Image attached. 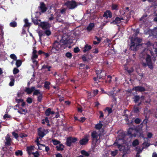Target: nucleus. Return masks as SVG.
Here are the masks:
<instances>
[{
  "label": "nucleus",
  "mask_w": 157,
  "mask_h": 157,
  "mask_svg": "<svg viewBox=\"0 0 157 157\" xmlns=\"http://www.w3.org/2000/svg\"><path fill=\"white\" fill-rule=\"evenodd\" d=\"M150 52V51L146 48L145 49L144 51L140 54V59L143 60L145 59L146 63L143 62L142 64L144 67L148 66L150 69H152L153 68V65L155 61V59H153L152 60L151 56L147 53Z\"/></svg>",
  "instance_id": "1"
},
{
  "label": "nucleus",
  "mask_w": 157,
  "mask_h": 157,
  "mask_svg": "<svg viewBox=\"0 0 157 157\" xmlns=\"http://www.w3.org/2000/svg\"><path fill=\"white\" fill-rule=\"evenodd\" d=\"M135 36L131 38V43L130 44V48L132 50L136 51L138 46L140 45V43L141 42V39L136 37L140 32L139 29H138L134 30Z\"/></svg>",
  "instance_id": "2"
},
{
  "label": "nucleus",
  "mask_w": 157,
  "mask_h": 157,
  "mask_svg": "<svg viewBox=\"0 0 157 157\" xmlns=\"http://www.w3.org/2000/svg\"><path fill=\"white\" fill-rule=\"evenodd\" d=\"M68 43V40L67 39L64 40L63 37L59 42H55L52 45L59 51L65 48V45L67 44Z\"/></svg>",
  "instance_id": "3"
},
{
  "label": "nucleus",
  "mask_w": 157,
  "mask_h": 157,
  "mask_svg": "<svg viewBox=\"0 0 157 157\" xmlns=\"http://www.w3.org/2000/svg\"><path fill=\"white\" fill-rule=\"evenodd\" d=\"M126 142L124 140L117 139L113 145L117 146L120 151H123L126 147H128Z\"/></svg>",
  "instance_id": "4"
},
{
  "label": "nucleus",
  "mask_w": 157,
  "mask_h": 157,
  "mask_svg": "<svg viewBox=\"0 0 157 157\" xmlns=\"http://www.w3.org/2000/svg\"><path fill=\"white\" fill-rule=\"evenodd\" d=\"M38 33L39 39L40 40L42 38H45L46 36H49L51 34L52 32L49 29H48L44 30L43 32L40 31Z\"/></svg>",
  "instance_id": "5"
},
{
  "label": "nucleus",
  "mask_w": 157,
  "mask_h": 157,
  "mask_svg": "<svg viewBox=\"0 0 157 157\" xmlns=\"http://www.w3.org/2000/svg\"><path fill=\"white\" fill-rule=\"evenodd\" d=\"M146 30L144 32L146 34H148L149 36H153V38H157V27L153 29H148L147 30V32H146Z\"/></svg>",
  "instance_id": "6"
},
{
  "label": "nucleus",
  "mask_w": 157,
  "mask_h": 157,
  "mask_svg": "<svg viewBox=\"0 0 157 157\" xmlns=\"http://www.w3.org/2000/svg\"><path fill=\"white\" fill-rule=\"evenodd\" d=\"M48 132V129H45L43 128H40L38 129V133L39 138H42Z\"/></svg>",
  "instance_id": "7"
},
{
  "label": "nucleus",
  "mask_w": 157,
  "mask_h": 157,
  "mask_svg": "<svg viewBox=\"0 0 157 157\" xmlns=\"http://www.w3.org/2000/svg\"><path fill=\"white\" fill-rule=\"evenodd\" d=\"M129 19V16L121 17V18L119 17H117L115 20L113 21L110 22L111 24H117L119 23L120 22L121 20H128Z\"/></svg>",
  "instance_id": "8"
},
{
  "label": "nucleus",
  "mask_w": 157,
  "mask_h": 157,
  "mask_svg": "<svg viewBox=\"0 0 157 157\" xmlns=\"http://www.w3.org/2000/svg\"><path fill=\"white\" fill-rule=\"evenodd\" d=\"M65 5L69 9H72L77 6V5L75 2L74 1H68L65 3Z\"/></svg>",
  "instance_id": "9"
},
{
  "label": "nucleus",
  "mask_w": 157,
  "mask_h": 157,
  "mask_svg": "<svg viewBox=\"0 0 157 157\" xmlns=\"http://www.w3.org/2000/svg\"><path fill=\"white\" fill-rule=\"evenodd\" d=\"M90 137V135L88 134H86L83 138L79 141V143L81 145H85L88 142Z\"/></svg>",
  "instance_id": "10"
},
{
  "label": "nucleus",
  "mask_w": 157,
  "mask_h": 157,
  "mask_svg": "<svg viewBox=\"0 0 157 157\" xmlns=\"http://www.w3.org/2000/svg\"><path fill=\"white\" fill-rule=\"evenodd\" d=\"M153 134L150 132H149L147 134V138H144V142L143 143V145L144 146H146L148 147L150 146V144L148 142H147L146 141L148 140V138H151L153 136Z\"/></svg>",
  "instance_id": "11"
},
{
  "label": "nucleus",
  "mask_w": 157,
  "mask_h": 157,
  "mask_svg": "<svg viewBox=\"0 0 157 157\" xmlns=\"http://www.w3.org/2000/svg\"><path fill=\"white\" fill-rule=\"evenodd\" d=\"M40 27L44 30L46 29H49L50 27V25L47 22H41L39 24Z\"/></svg>",
  "instance_id": "12"
},
{
  "label": "nucleus",
  "mask_w": 157,
  "mask_h": 157,
  "mask_svg": "<svg viewBox=\"0 0 157 157\" xmlns=\"http://www.w3.org/2000/svg\"><path fill=\"white\" fill-rule=\"evenodd\" d=\"M77 140L76 138H73L69 137L67 140V145L68 146H70L72 143H75Z\"/></svg>",
  "instance_id": "13"
},
{
  "label": "nucleus",
  "mask_w": 157,
  "mask_h": 157,
  "mask_svg": "<svg viewBox=\"0 0 157 157\" xmlns=\"http://www.w3.org/2000/svg\"><path fill=\"white\" fill-rule=\"evenodd\" d=\"M39 9L42 13L45 12L47 10V7L43 2H41L40 3V6L39 7Z\"/></svg>",
  "instance_id": "14"
},
{
  "label": "nucleus",
  "mask_w": 157,
  "mask_h": 157,
  "mask_svg": "<svg viewBox=\"0 0 157 157\" xmlns=\"http://www.w3.org/2000/svg\"><path fill=\"white\" fill-rule=\"evenodd\" d=\"M11 140L9 134H7L5 137V144L6 145L10 146L11 145Z\"/></svg>",
  "instance_id": "15"
},
{
  "label": "nucleus",
  "mask_w": 157,
  "mask_h": 157,
  "mask_svg": "<svg viewBox=\"0 0 157 157\" xmlns=\"http://www.w3.org/2000/svg\"><path fill=\"white\" fill-rule=\"evenodd\" d=\"M134 131L135 130L132 128H129L128 131L127 133L131 137H135L136 136V134L133 133Z\"/></svg>",
  "instance_id": "16"
},
{
  "label": "nucleus",
  "mask_w": 157,
  "mask_h": 157,
  "mask_svg": "<svg viewBox=\"0 0 157 157\" xmlns=\"http://www.w3.org/2000/svg\"><path fill=\"white\" fill-rule=\"evenodd\" d=\"M133 90H135L136 91L143 92L145 91V88L141 86H137L133 88Z\"/></svg>",
  "instance_id": "17"
},
{
  "label": "nucleus",
  "mask_w": 157,
  "mask_h": 157,
  "mask_svg": "<svg viewBox=\"0 0 157 157\" xmlns=\"http://www.w3.org/2000/svg\"><path fill=\"white\" fill-rule=\"evenodd\" d=\"M35 89V87L34 86H32L31 88L26 87L25 90V91L27 93V94H31L32 92Z\"/></svg>",
  "instance_id": "18"
},
{
  "label": "nucleus",
  "mask_w": 157,
  "mask_h": 157,
  "mask_svg": "<svg viewBox=\"0 0 157 157\" xmlns=\"http://www.w3.org/2000/svg\"><path fill=\"white\" fill-rule=\"evenodd\" d=\"M98 90H95L90 93H88V98H90L92 97L95 96L98 93Z\"/></svg>",
  "instance_id": "19"
},
{
  "label": "nucleus",
  "mask_w": 157,
  "mask_h": 157,
  "mask_svg": "<svg viewBox=\"0 0 157 157\" xmlns=\"http://www.w3.org/2000/svg\"><path fill=\"white\" fill-rule=\"evenodd\" d=\"M103 17L106 18L112 17V13L110 10H107L104 12Z\"/></svg>",
  "instance_id": "20"
},
{
  "label": "nucleus",
  "mask_w": 157,
  "mask_h": 157,
  "mask_svg": "<svg viewBox=\"0 0 157 157\" xmlns=\"http://www.w3.org/2000/svg\"><path fill=\"white\" fill-rule=\"evenodd\" d=\"M91 136L93 139L96 140H97L98 137L100 136L99 134L95 131H94L92 132Z\"/></svg>",
  "instance_id": "21"
},
{
  "label": "nucleus",
  "mask_w": 157,
  "mask_h": 157,
  "mask_svg": "<svg viewBox=\"0 0 157 157\" xmlns=\"http://www.w3.org/2000/svg\"><path fill=\"white\" fill-rule=\"evenodd\" d=\"M140 98L143 100L144 99V97L143 96H141L140 97L138 95H136L133 98V101L135 103H137L140 100Z\"/></svg>",
  "instance_id": "22"
},
{
  "label": "nucleus",
  "mask_w": 157,
  "mask_h": 157,
  "mask_svg": "<svg viewBox=\"0 0 157 157\" xmlns=\"http://www.w3.org/2000/svg\"><path fill=\"white\" fill-rule=\"evenodd\" d=\"M55 113V112L53 111H51V109L50 108H48L47 109L45 112V114L47 116H48L50 115H53Z\"/></svg>",
  "instance_id": "23"
},
{
  "label": "nucleus",
  "mask_w": 157,
  "mask_h": 157,
  "mask_svg": "<svg viewBox=\"0 0 157 157\" xmlns=\"http://www.w3.org/2000/svg\"><path fill=\"white\" fill-rule=\"evenodd\" d=\"M34 147L33 146H30L29 147H28L27 148V151L28 154L29 155H31L32 153V151L33 150Z\"/></svg>",
  "instance_id": "24"
},
{
  "label": "nucleus",
  "mask_w": 157,
  "mask_h": 157,
  "mask_svg": "<svg viewBox=\"0 0 157 157\" xmlns=\"http://www.w3.org/2000/svg\"><path fill=\"white\" fill-rule=\"evenodd\" d=\"M91 48L92 47L90 45H88V44H86L84 47V49L83 50V52H88L91 49Z\"/></svg>",
  "instance_id": "25"
},
{
  "label": "nucleus",
  "mask_w": 157,
  "mask_h": 157,
  "mask_svg": "<svg viewBox=\"0 0 157 157\" xmlns=\"http://www.w3.org/2000/svg\"><path fill=\"white\" fill-rule=\"evenodd\" d=\"M64 146L62 144H59L56 146V149L58 151H61L63 150Z\"/></svg>",
  "instance_id": "26"
},
{
  "label": "nucleus",
  "mask_w": 157,
  "mask_h": 157,
  "mask_svg": "<svg viewBox=\"0 0 157 157\" xmlns=\"http://www.w3.org/2000/svg\"><path fill=\"white\" fill-rule=\"evenodd\" d=\"M125 135L124 133L122 132L119 133L118 135V137L117 139H122L124 140H125Z\"/></svg>",
  "instance_id": "27"
},
{
  "label": "nucleus",
  "mask_w": 157,
  "mask_h": 157,
  "mask_svg": "<svg viewBox=\"0 0 157 157\" xmlns=\"http://www.w3.org/2000/svg\"><path fill=\"white\" fill-rule=\"evenodd\" d=\"M129 151L128 147H126L125 149H124L123 151V154L122 157H127V155L129 152Z\"/></svg>",
  "instance_id": "28"
},
{
  "label": "nucleus",
  "mask_w": 157,
  "mask_h": 157,
  "mask_svg": "<svg viewBox=\"0 0 157 157\" xmlns=\"http://www.w3.org/2000/svg\"><path fill=\"white\" fill-rule=\"evenodd\" d=\"M94 26V23H90L87 28V30L88 31L91 30Z\"/></svg>",
  "instance_id": "29"
},
{
  "label": "nucleus",
  "mask_w": 157,
  "mask_h": 157,
  "mask_svg": "<svg viewBox=\"0 0 157 157\" xmlns=\"http://www.w3.org/2000/svg\"><path fill=\"white\" fill-rule=\"evenodd\" d=\"M51 52V53H56L58 51H59L57 49H56V47H54L53 45H52V47L50 49Z\"/></svg>",
  "instance_id": "30"
},
{
  "label": "nucleus",
  "mask_w": 157,
  "mask_h": 157,
  "mask_svg": "<svg viewBox=\"0 0 157 157\" xmlns=\"http://www.w3.org/2000/svg\"><path fill=\"white\" fill-rule=\"evenodd\" d=\"M102 71L101 70H96V73L98 76V78H99V79H101V76L100 75L101 73L102 72Z\"/></svg>",
  "instance_id": "31"
},
{
  "label": "nucleus",
  "mask_w": 157,
  "mask_h": 157,
  "mask_svg": "<svg viewBox=\"0 0 157 157\" xmlns=\"http://www.w3.org/2000/svg\"><path fill=\"white\" fill-rule=\"evenodd\" d=\"M147 15L146 14H144L141 18H140V20L144 22L146 21Z\"/></svg>",
  "instance_id": "32"
},
{
  "label": "nucleus",
  "mask_w": 157,
  "mask_h": 157,
  "mask_svg": "<svg viewBox=\"0 0 157 157\" xmlns=\"http://www.w3.org/2000/svg\"><path fill=\"white\" fill-rule=\"evenodd\" d=\"M101 121H100L99 123L97 124H96L95 125V128L97 129H100L103 126L102 124H101Z\"/></svg>",
  "instance_id": "33"
},
{
  "label": "nucleus",
  "mask_w": 157,
  "mask_h": 157,
  "mask_svg": "<svg viewBox=\"0 0 157 157\" xmlns=\"http://www.w3.org/2000/svg\"><path fill=\"white\" fill-rule=\"evenodd\" d=\"M32 22L35 25H38L39 24V22H40V20H38L37 18L34 19L33 18H32Z\"/></svg>",
  "instance_id": "34"
},
{
  "label": "nucleus",
  "mask_w": 157,
  "mask_h": 157,
  "mask_svg": "<svg viewBox=\"0 0 157 157\" xmlns=\"http://www.w3.org/2000/svg\"><path fill=\"white\" fill-rule=\"evenodd\" d=\"M81 153L83 155H84L86 157H88L90 155L89 153L86 151H85L84 150H82L81 151Z\"/></svg>",
  "instance_id": "35"
},
{
  "label": "nucleus",
  "mask_w": 157,
  "mask_h": 157,
  "mask_svg": "<svg viewBox=\"0 0 157 157\" xmlns=\"http://www.w3.org/2000/svg\"><path fill=\"white\" fill-rule=\"evenodd\" d=\"M50 84V83L49 82L46 81L44 82V87L47 89H49L50 87L49 86Z\"/></svg>",
  "instance_id": "36"
},
{
  "label": "nucleus",
  "mask_w": 157,
  "mask_h": 157,
  "mask_svg": "<svg viewBox=\"0 0 157 157\" xmlns=\"http://www.w3.org/2000/svg\"><path fill=\"white\" fill-rule=\"evenodd\" d=\"M16 65L17 67H20L21 64H22V61H21V60H16Z\"/></svg>",
  "instance_id": "37"
},
{
  "label": "nucleus",
  "mask_w": 157,
  "mask_h": 157,
  "mask_svg": "<svg viewBox=\"0 0 157 157\" xmlns=\"http://www.w3.org/2000/svg\"><path fill=\"white\" fill-rule=\"evenodd\" d=\"M15 154L17 156H21L23 154V152L21 150H18L15 152Z\"/></svg>",
  "instance_id": "38"
},
{
  "label": "nucleus",
  "mask_w": 157,
  "mask_h": 157,
  "mask_svg": "<svg viewBox=\"0 0 157 157\" xmlns=\"http://www.w3.org/2000/svg\"><path fill=\"white\" fill-rule=\"evenodd\" d=\"M10 82L9 83V85L10 86H13L14 85V80L13 79V76H11L10 78Z\"/></svg>",
  "instance_id": "39"
},
{
  "label": "nucleus",
  "mask_w": 157,
  "mask_h": 157,
  "mask_svg": "<svg viewBox=\"0 0 157 157\" xmlns=\"http://www.w3.org/2000/svg\"><path fill=\"white\" fill-rule=\"evenodd\" d=\"M118 152V151L117 150H115L114 151H111V154L112 156H114L117 154Z\"/></svg>",
  "instance_id": "40"
},
{
  "label": "nucleus",
  "mask_w": 157,
  "mask_h": 157,
  "mask_svg": "<svg viewBox=\"0 0 157 157\" xmlns=\"http://www.w3.org/2000/svg\"><path fill=\"white\" fill-rule=\"evenodd\" d=\"M52 142L53 144L56 145L60 143V142L55 139L52 140Z\"/></svg>",
  "instance_id": "41"
},
{
  "label": "nucleus",
  "mask_w": 157,
  "mask_h": 157,
  "mask_svg": "<svg viewBox=\"0 0 157 157\" xmlns=\"http://www.w3.org/2000/svg\"><path fill=\"white\" fill-rule=\"evenodd\" d=\"M10 58L14 60H16L17 58L16 56L14 54H12L10 56Z\"/></svg>",
  "instance_id": "42"
},
{
  "label": "nucleus",
  "mask_w": 157,
  "mask_h": 157,
  "mask_svg": "<svg viewBox=\"0 0 157 157\" xmlns=\"http://www.w3.org/2000/svg\"><path fill=\"white\" fill-rule=\"evenodd\" d=\"M40 94H41L40 90H35L33 93V95H38V94L40 95Z\"/></svg>",
  "instance_id": "43"
},
{
  "label": "nucleus",
  "mask_w": 157,
  "mask_h": 157,
  "mask_svg": "<svg viewBox=\"0 0 157 157\" xmlns=\"http://www.w3.org/2000/svg\"><path fill=\"white\" fill-rule=\"evenodd\" d=\"M65 10H66L65 9H63L62 10H59L57 11L63 16L65 13Z\"/></svg>",
  "instance_id": "44"
},
{
  "label": "nucleus",
  "mask_w": 157,
  "mask_h": 157,
  "mask_svg": "<svg viewBox=\"0 0 157 157\" xmlns=\"http://www.w3.org/2000/svg\"><path fill=\"white\" fill-rule=\"evenodd\" d=\"M111 8L112 10H118V6L114 4H112L111 6Z\"/></svg>",
  "instance_id": "45"
},
{
  "label": "nucleus",
  "mask_w": 157,
  "mask_h": 157,
  "mask_svg": "<svg viewBox=\"0 0 157 157\" xmlns=\"http://www.w3.org/2000/svg\"><path fill=\"white\" fill-rule=\"evenodd\" d=\"M143 149V148H141L139 147H137L136 148V150L137 151V153H138V154H140L142 152Z\"/></svg>",
  "instance_id": "46"
},
{
  "label": "nucleus",
  "mask_w": 157,
  "mask_h": 157,
  "mask_svg": "<svg viewBox=\"0 0 157 157\" xmlns=\"http://www.w3.org/2000/svg\"><path fill=\"white\" fill-rule=\"evenodd\" d=\"M139 144L138 140L136 139L134 140L132 142V145L134 146H135Z\"/></svg>",
  "instance_id": "47"
},
{
  "label": "nucleus",
  "mask_w": 157,
  "mask_h": 157,
  "mask_svg": "<svg viewBox=\"0 0 157 157\" xmlns=\"http://www.w3.org/2000/svg\"><path fill=\"white\" fill-rule=\"evenodd\" d=\"M10 25L11 27H14L17 26V24L16 22L13 21L11 22L10 24Z\"/></svg>",
  "instance_id": "48"
},
{
  "label": "nucleus",
  "mask_w": 157,
  "mask_h": 157,
  "mask_svg": "<svg viewBox=\"0 0 157 157\" xmlns=\"http://www.w3.org/2000/svg\"><path fill=\"white\" fill-rule=\"evenodd\" d=\"M65 56L68 58L71 59L72 57V55L71 53L67 52L66 53Z\"/></svg>",
  "instance_id": "49"
},
{
  "label": "nucleus",
  "mask_w": 157,
  "mask_h": 157,
  "mask_svg": "<svg viewBox=\"0 0 157 157\" xmlns=\"http://www.w3.org/2000/svg\"><path fill=\"white\" fill-rule=\"evenodd\" d=\"M133 111L135 113H138L139 112L138 108L137 106H134L133 108Z\"/></svg>",
  "instance_id": "50"
},
{
  "label": "nucleus",
  "mask_w": 157,
  "mask_h": 157,
  "mask_svg": "<svg viewBox=\"0 0 157 157\" xmlns=\"http://www.w3.org/2000/svg\"><path fill=\"white\" fill-rule=\"evenodd\" d=\"M51 68V66H44L42 67L43 68L47 69L48 71H51L50 68Z\"/></svg>",
  "instance_id": "51"
},
{
  "label": "nucleus",
  "mask_w": 157,
  "mask_h": 157,
  "mask_svg": "<svg viewBox=\"0 0 157 157\" xmlns=\"http://www.w3.org/2000/svg\"><path fill=\"white\" fill-rule=\"evenodd\" d=\"M141 121V119L139 118H136L134 121L137 124L140 123Z\"/></svg>",
  "instance_id": "52"
},
{
  "label": "nucleus",
  "mask_w": 157,
  "mask_h": 157,
  "mask_svg": "<svg viewBox=\"0 0 157 157\" xmlns=\"http://www.w3.org/2000/svg\"><path fill=\"white\" fill-rule=\"evenodd\" d=\"M31 59L34 65L36 66L37 64V62L36 60V59L31 58Z\"/></svg>",
  "instance_id": "53"
},
{
  "label": "nucleus",
  "mask_w": 157,
  "mask_h": 157,
  "mask_svg": "<svg viewBox=\"0 0 157 157\" xmlns=\"http://www.w3.org/2000/svg\"><path fill=\"white\" fill-rule=\"evenodd\" d=\"M19 70L16 68H14L13 70V73L14 74H15L19 72Z\"/></svg>",
  "instance_id": "54"
},
{
  "label": "nucleus",
  "mask_w": 157,
  "mask_h": 157,
  "mask_svg": "<svg viewBox=\"0 0 157 157\" xmlns=\"http://www.w3.org/2000/svg\"><path fill=\"white\" fill-rule=\"evenodd\" d=\"M26 101H27V102L28 103H29V104L32 103L33 102V101H32V98H30V97H29L27 98Z\"/></svg>",
  "instance_id": "55"
},
{
  "label": "nucleus",
  "mask_w": 157,
  "mask_h": 157,
  "mask_svg": "<svg viewBox=\"0 0 157 157\" xmlns=\"http://www.w3.org/2000/svg\"><path fill=\"white\" fill-rule=\"evenodd\" d=\"M37 145L38 146V148L39 149L42 150V148H40L41 146H42L43 147H44L45 146L44 144H40L39 143L37 142Z\"/></svg>",
  "instance_id": "56"
},
{
  "label": "nucleus",
  "mask_w": 157,
  "mask_h": 157,
  "mask_svg": "<svg viewBox=\"0 0 157 157\" xmlns=\"http://www.w3.org/2000/svg\"><path fill=\"white\" fill-rule=\"evenodd\" d=\"M42 98V95L41 94L37 98L38 101L39 102H41V101Z\"/></svg>",
  "instance_id": "57"
},
{
  "label": "nucleus",
  "mask_w": 157,
  "mask_h": 157,
  "mask_svg": "<svg viewBox=\"0 0 157 157\" xmlns=\"http://www.w3.org/2000/svg\"><path fill=\"white\" fill-rule=\"evenodd\" d=\"M31 154H33L34 156V157H38L39 155L37 151H36L35 152L32 153Z\"/></svg>",
  "instance_id": "58"
},
{
  "label": "nucleus",
  "mask_w": 157,
  "mask_h": 157,
  "mask_svg": "<svg viewBox=\"0 0 157 157\" xmlns=\"http://www.w3.org/2000/svg\"><path fill=\"white\" fill-rule=\"evenodd\" d=\"M12 134L13 135L14 137L16 139H17L18 137V134L15 132H13Z\"/></svg>",
  "instance_id": "59"
},
{
  "label": "nucleus",
  "mask_w": 157,
  "mask_h": 157,
  "mask_svg": "<svg viewBox=\"0 0 157 157\" xmlns=\"http://www.w3.org/2000/svg\"><path fill=\"white\" fill-rule=\"evenodd\" d=\"M56 15H57L58 18L59 17H62L63 16L62 14H60L59 12L57 11V12L56 13Z\"/></svg>",
  "instance_id": "60"
},
{
  "label": "nucleus",
  "mask_w": 157,
  "mask_h": 157,
  "mask_svg": "<svg viewBox=\"0 0 157 157\" xmlns=\"http://www.w3.org/2000/svg\"><path fill=\"white\" fill-rule=\"evenodd\" d=\"M114 94V91H111L109 92H107V94L109 96H112L113 97V94Z\"/></svg>",
  "instance_id": "61"
},
{
  "label": "nucleus",
  "mask_w": 157,
  "mask_h": 157,
  "mask_svg": "<svg viewBox=\"0 0 157 157\" xmlns=\"http://www.w3.org/2000/svg\"><path fill=\"white\" fill-rule=\"evenodd\" d=\"M80 50L79 48L78 47H76L74 49V51L75 53H77L79 52Z\"/></svg>",
  "instance_id": "62"
},
{
  "label": "nucleus",
  "mask_w": 157,
  "mask_h": 157,
  "mask_svg": "<svg viewBox=\"0 0 157 157\" xmlns=\"http://www.w3.org/2000/svg\"><path fill=\"white\" fill-rule=\"evenodd\" d=\"M38 58V55L36 54H33L31 58L36 59Z\"/></svg>",
  "instance_id": "63"
},
{
  "label": "nucleus",
  "mask_w": 157,
  "mask_h": 157,
  "mask_svg": "<svg viewBox=\"0 0 157 157\" xmlns=\"http://www.w3.org/2000/svg\"><path fill=\"white\" fill-rule=\"evenodd\" d=\"M106 73L104 71H102V72L101 73L100 75L101 76V78L102 77L105 76L106 75Z\"/></svg>",
  "instance_id": "64"
}]
</instances>
